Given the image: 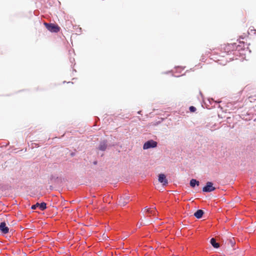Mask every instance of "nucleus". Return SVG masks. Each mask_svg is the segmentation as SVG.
I'll return each mask as SVG.
<instances>
[{
    "label": "nucleus",
    "mask_w": 256,
    "mask_h": 256,
    "mask_svg": "<svg viewBox=\"0 0 256 256\" xmlns=\"http://www.w3.org/2000/svg\"><path fill=\"white\" fill-rule=\"evenodd\" d=\"M97 163H98V162H97V161H96V160H95V161H94V162H93V164H94V165L96 164H97Z\"/></svg>",
    "instance_id": "19"
},
{
    "label": "nucleus",
    "mask_w": 256,
    "mask_h": 256,
    "mask_svg": "<svg viewBox=\"0 0 256 256\" xmlns=\"http://www.w3.org/2000/svg\"><path fill=\"white\" fill-rule=\"evenodd\" d=\"M0 231L2 234H6L9 232V228L6 226L5 222L0 223Z\"/></svg>",
    "instance_id": "8"
},
{
    "label": "nucleus",
    "mask_w": 256,
    "mask_h": 256,
    "mask_svg": "<svg viewBox=\"0 0 256 256\" xmlns=\"http://www.w3.org/2000/svg\"><path fill=\"white\" fill-rule=\"evenodd\" d=\"M189 110L191 112H194L196 110V108L194 106H190L189 107Z\"/></svg>",
    "instance_id": "14"
},
{
    "label": "nucleus",
    "mask_w": 256,
    "mask_h": 256,
    "mask_svg": "<svg viewBox=\"0 0 256 256\" xmlns=\"http://www.w3.org/2000/svg\"><path fill=\"white\" fill-rule=\"evenodd\" d=\"M239 44H237L236 43V46H234V50L233 52V55L234 56H238V54H242V53L240 52L241 50H244V44L243 42H240Z\"/></svg>",
    "instance_id": "6"
},
{
    "label": "nucleus",
    "mask_w": 256,
    "mask_h": 256,
    "mask_svg": "<svg viewBox=\"0 0 256 256\" xmlns=\"http://www.w3.org/2000/svg\"><path fill=\"white\" fill-rule=\"evenodd\" d=\"M158 181L162 184L163 185H166L168 184V180L166 178V175L164 174H160L158 175Z\"/></svg>",
    "instance_id": "9"
},
{
    "label": "nucleus",
    "mask_w": 256,
    "mask_h": 256,
    "mask_svg": "<svg viewBox=\"0 0 256 256\" xmlns=\"http://www.w3.org/2000/svg\"><path fill=\"white\" fill-rule=\"evenodd\" d=\"M216 188L214 186V183L212 182H208L206 185L202 188V190L204 192H210L215 190Z\"/></svg>",
    "instance_id": "4"
},
{
    "label": "nucleus",
    "mask_w": 256,
    "mask_h": 256,
    "mask_svg": "<svg viewBox=\"0 0 256 256\" xmlns=\"http://www.w3.org/2000/svg\"><path fill=\"white\" fill-rule=\"evenodd\" d=\"M190 185L192 188H194L200 185V182L196 179L192 178L190 180Z\"/></svg>",
    "instance_id": "12"
},
{
    "label": "nucleus",
    "mask_w": 256,
    "mask_h": 256,
    "mask_svg": "<svg viewBox=\"0 0 256 256\" xmlns=\"http://www.w3.org/2000/svg\"><path fill=\"white\" fill-rule=\"evenodd\" d=\"M122 200H124L123 202V206L126 205L130 200H131L130 197L126 194H124L120 198V202H121Z\"/></svg>",
    "instance_id": "10"
},
{
    "label": "nucleus",
    "mask_w": 256,
    "mask_h": 256,
    "mask_svg": "<svg viewBox=\"0 0 256 256\" xmlns=\"http://www.w3.org/2000/svg\"><path fill=\"white\" fill-rule=\"evenodd\" d=\"M251 30V31H252V30H252H252Z\"/></svg>",
    "instance_id": "25"
},
{
    "label": "nucleus",
    "mask_w": 256,
    "mask_h": 256,
    "mask_svg": "<svg viewBox=\"0 0 256 256\" xmlns=\"http://www.w3.org/2000/svg\"><path fill=\"white\" fill-rule=\"evenodd\" d=\"M204 212L202 210H198L194 213V216L198 219H200L202 217Z\"/></svg>",
    "instance_id": "11"
},
{
    "label": "nucleus",
    "mask_w": 256,
    "mask_h": 256,
    "mask_svg": "<svg viewBox=\"0 0 256 256\" xmlns=\"http://www.w3.org/2000/svg\"><path fill=\"white\" fill-rule=\"evenodd\" d=\"M71 155H72V156H73L74 155V154L73 152H72V153L71 154Z\"/></svg>",
    "instance_id": "22"
},
{
    "label": "nucleus",
    "mask_w": 256,
    "mask_h": 256,
    "mask_svg": "<svg viewBox=\"0 0 256 256\" xmlns=\"http://www.w3.org/2000/svg\"><path fill=\"white\" fill-rule=\"evenodd\" d=\"M236 43L234 42L222 46L220 48L221 56L224 57L225 54L230 55L231 54H233L234 50V46H236Z\"/></svg>",
    "instance_id": "1"
},
{
    "label": "nucleus",
    "mask_w": 256,
    "mask_h": 256,
    "mask_svg": "<svg viewBox=\"0 0 256 256\" xmlns=\"http://www.w3.org/2000/svg\"><path fill=\"white\" fill-rule=\"evenodd\" d=\"M73 70L74 72H76V70H74V69Z\"/></svg>",
    "instance_id": "27"
},
{
    "label": "nucleus",
    "mask_w": 256,
    "mask_h": 256,
    "mask_svg": "<svg viewBox=\"0 0 256 256\" xmlns=\"http://www.w3.org/2000/svg\"><path fill=\"white\" fill-rule=\"evenodd\" d=\"M174 76L178 77V76Z\"/></svg>",
    "instance_id": "24"
},
{
    "label": "nucleus",
    "mask_w": 256,
    "mask_h": 256,
    "mask_svg": "<svg viewBox=\"0 0 256 256\" xmlns=\"http://www.w3.org/2000/svg\"><path fill=\"white\" fill-rule=\"evenodd\" d=\"M158 146V142L152 140H150L146 142L143 145L144 150L155 148Z\"/></svg>",
    "instance_id": "3"
},
{
    "label": "nucleus",
    "mask_w": 256,
    "mask_h": 256,
    "mask_svg": "<svg viewBox=\"0 0 256 256\" xmlns=\"http://www.w3.org/2000/svg\"><path fill=\"white\" fill-rule=\"evenodd\" d=\"M70 62L72 63L73 62H74V58H70Z\"/></svg>",
    "instance_id": "17"
},
{
    "label": "nucleus",
    "mask_w": 256,
    "mask_h": 256,
    "mask_svg": "<svg viewBox=\"0 0 256 256\" xmlns=\"http://www.w3.org/2000/svg\"><path fill=\"white\" fill-rule=\"evenodd\" d=\"M44 24L46 29L52 32H58L60 30V27L56 24L44 22Z\"/></svg>",
    "instance_id": "2"
},
{
    "label": "nucleus",
    "mask_w": 256,
    "mask_h": 256,
    "mask_svg": "<svg viewBox=\"0 0 256 256\" xmlns=\"http://www.w3.org/2000/svg\"><path fill=\"white\" fill-rule=\"evenodd\" d=\"M108 146H110V145L108 144V141L107 140H104L100 142L98 149L104 152L106 150Z\"/></svg>",
    "instance_id": "5"
},
{
    "label": "nucleus",
    "mask_w": 256,
    "mask_h": 256,
    "mask_svg": "<svg viewBox=\"0 0 256 256\" xmlns=\"http://www.w3.org/2000/svg\"><path fill=\"white\" fill-rule=\"evenodd\" d=\"M211 245L215 248H218L220 246V244L216 242V240L214 238H212L210 241Z\"/></svg>",
    "instance_id": "13"
},
{
    "label": "nucleus",
    "mask_w": 256,
    "mask_h": 256,
    "mask_svg": "<svg viewBox=\"0 0 256 256\" xmlns=\"http://www.w3.org/2000/svg\"><path fill=\"white\" fill-rule=\"evenodd\" d=\"M234 56H233V57H232V58H230V60H234Z\"/></svg>",
    "instance_id": "21"
},
{
    "label": "nucleus",
    "mask_w": 256,
    "mask_h": 256,
    "mask_svg": "<svg viewBox=\"0 0 256 256\" xmlns=\"http://www.w3.org/2000/svg\"><path fill=\"white\" fill-rule=\"evenodd\" d=\"M177 68H181V67H180V66H178Z\"/></svg>",
    "instance_id": "26"
},
{
    "label": "nucleus",
    "mask_w": 256,
    "mask_h": 256,
    "mask_svg": "<svg viewBox=\"0 0 256 256\" xmlns=\"http://www.w3.org/2000/svg\"><path fill=\"white\" fill-rule=\"evenodd\" d=\"M208 102H209L210 104H212L213 102H216L214 101V100L212 98H209L208 99Z\"/></svg>",
    "instance_id": "16"
},
{
    "label": "nucleus",
    "mask_w": 256,
    "mask_h": 256,
    "mask_svg": "<svg viewBox=\"0 0 256 256\" xmlns=\"http://www.w3.org/2000/svg\"><path fill=\"white\" fill-rule=\"evenodd\" d=\"M141 112H142V111L141 110H140L138 112V114H141Z\"/></svg>",
    "instance_id": "20"
},
{
    "label": "nucleus",
    "mask_w": 256,
    "mask_h": 256,
    "mask_svg": "<svg viewBox=\"0 0 256 256\" xmlns=\"http://www.w3.org/2000/svg\"><path fill=\"white\" fill-rule=\"evenodd\" d=\"M124 202V200H122V202H120V200H118L119 204L122 206H123V202Z\"/></svg>",
    "instance_id": "18"
},
{
    "label": "nucleus",
    "mask_w": 256,
    "mask_h": 256,
    "mask_svg": "<svg viewBox=\"0 0 256 256\" xmlns=\"http://www.w3.org/2000/svg\"><path fill=\"white\" fill-rule=\"evenodd\" d=\"M38 208L41 210H44L47 208L46 204L44 202L41 203L36 202V204L32 206L31 209L36 210Z\"/></svg>",
    "instance_id": "7"
},
{
    "label": "nucleus",
    "mask_w": 256,
    "mask_h": 256,
    "mask_svg": "<svg viewBox=\"0 0 256 256\" xmlns=\"http://www.w3.org/2000/svg\"><path fill=\"white\" fill-rule=\"evenodd\" d=\"M210 53V52H206V54H208Z\"/></svg>",
    "instance_id": "23"
},
{
    "label": "nucleus",
    "mask_w": 256,
    "mask_h": 256,
    "mask_svg": "<svg viewBox=\"0 0 256 256\" xmlns=\"http://www.w3.org/2000/svg\"><path fill=\"white\" fill-rule=\"evenodd\" d=\"M57 179H58V176H56V175L52 174L50 176V180H56Z\"/></svg>",
    "instance_id": "15"
}]
</instances>
